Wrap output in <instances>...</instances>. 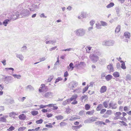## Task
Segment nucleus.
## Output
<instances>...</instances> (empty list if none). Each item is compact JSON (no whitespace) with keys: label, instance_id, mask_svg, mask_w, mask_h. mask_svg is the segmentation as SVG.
I'll return each mask as SVG.
<instances>
[{"label":"nucleus","instance_id":"obj_1","mask_svg":"<svg viewBox=\"0 0 131 131\" xmlns=\"http://www.w3.org/2000/svg\"><path fill=\"white\" fill-rule=\"evenodd\" d=\"M75 34L77 36L82 37L84 36L85 33V30L82 28H80L75 31Z\"/></svg>","mask_w":131,"mask_h":131},{"label":"nucleus","instance_id":"obj_2","mask_svg":"<svg viewBox=\"0 0 131 131\" xmlns=\"http://www.w3.org/2000/svg\"><path fill=\"white\" fill-rule=\"evenodd\" d=\"M115 43V42L114 40H105L102 42V45L104 46H113Z\"/></svg>","mask_w":131,"mask_h":131},{"label":"nucleus","instance_id":"obj_3","mask_svg":"<svg viewBox=\"0 0 131 131\" xmlns=\"http://www.w3.org/2000/svg\"><path fill=\"white\" fill-rule=\"evenodd\" d=\"M90 59L93 63L97 62L99 59V57L95 54H91L89 55Z\"/></svg>","mask_w":131,"mask_h":131},{"label":"nucleus","instance_id":"obj_4","mask_svg":"<svg viewBox=\"0 0 131 131\" xmlns=\"http://www.w3.org/2000/svg\"><path fill=\"white\" fill-rule=\"evenodd\" d=\"M22 17L21 15H20L19 13L18 12H16L15 13L11 15V19L12 20H14L17 18H21Z\"/></svg>","mask_w":131,"mask_h":131},{"label":"nucleus","instance_id":"obj_5","mask_svg":"<svg viewBox=\"0 0 131 131\" xmlns=\"http://www.w3.org/2000/svg\"><path fill=\"white\" fill-rule=\"evenodd\" d=\"M12 77L10 76H7L3 78V81L6 84L12 82Z\"/></svg>","mask_w":131,"mask_h":131},{"label":"nucleus","instance_id":"obj_6","mask_svg":"<svg viewBox=\"0 0 131 131\" xmlns=\"http://www.w3.org/2000/svg\"><path fill=\"white\" fill-rule=\"evenodd\" d=\"M41 0H34L33 1V8L35 9L38 8L40 3L39 2Z\"/></svg>","mask_w":131,"mask_h":131},{"label":"nucleus","instance_id":"obj_7","mask_svg":"<svg viewBox=\"0 0 131 131\" xmlns=\"http://www.w3.org/2000/svg\"><path fill=\"white\" fill-rule=\"evenodd\" d=\"M53 93L51 92H48L45 93L43 94V96L47 98H50L53 96Z\"/></svg>","mask_w":131,"mask_h":131},{"label":"nucleus","instance_id":"obj_8","mask_svg":"<svg viewBox=\"0 0 131 131\" xmlns=\"http://www.w3.org/2000/svg\"><path fill=\"white\" fill-rule=\"evenodd\" d=\"M122 114V113L120 112H117L114 114L115 116L114 118V119L116 120L119 119H121V118H123V117L120 116Z\"/></svg>","mask_w":131,"mask_h":131},{"label":"nucleus","instance_id":"obj_9","mask_svg":"<svg viewBox=\"0 0 131 131\" xmlns=\"http://www.w3.org/2000/svg\"><path fill=\"white\" fill-rule=\"evenodd\" d=\"M117 104H113V102L111 101L109 104V108H111L112 109H115L117 107Z\"/></svg>","mask_w":131,"mask_h":131},{"label":"nucleus","instance_id":"obj_10","mask_svg":"<svg viewBox=\"0 0 131 131\" xmlns=\"http://www.w3.org/2000/svg\"><path fill=\"white\" fill-rule=\"evenodd\" d=\"M78 85V83L74 81H72L69 84V87L72 90L75 88V86H76Z\"/></svg>","mask_w":131,"mask_h":131},{"label":"nucleus","instance_id":"obj_11","mask_svg":"<svg viewBox=\"0 0 131 131\" xmlns=\"http://www.w3.org/2000/svg\"><path fill=\"white\" fill-rule=\"evenodd\" d=\"M29 11L26 10H23L21 11V12L20 14V15H21V16L23 17L24 16H26L29 15Z\"/></svg>","mask_w":131,"mask_h":131},{"label":"nucleus","instance_id":"obj_12","mask_svg":"<svg viewBox=\"0 0 131 131\" xmlns=\"http://www.w3.org/2000/svg\"><path fill=\"white\" fill-rule=\"evenodd\" d=\"M26 7V5L25 3H23L20 4L18 7L17 9L18 10L20 11H22L25 10L24 9Z\"/></svg>","mask_w":131,"mask_h":131},{"label":"nucleus","instance_id":"obj_13","mask_svg":"<svg viewBox=\"0 0 131 131\" xmlns=\"http://www.w3.org/2000/svg\"><path fill=\"white\" fill-rule=\"evenodd\" d=\"M5 70L9 74L12 75L14 71V68H5Z\"/></svg>","mask_w":131,"mask_h":131},{"label":"nucleus","instance_id":"obj_14","mask_svg":"<svg viewBox=\"0 0 131 131\" xmlns=\"http://www.w3.org/2000/svg\"><path fill=\"white\" fill-rule=\"evenodd\" d=\"M107 68L108 70H109L110 73L114 71L113 67L112 64H110L107 66Z\"/></svg>","mask_w":131,"mask_h":131},{"label":"nucleus","instance_id":"obj_15","mask_svg":"<svg viewBox=\"0 0 131 131\" xmlns=\"http://www.w3.org/2000/svg\"><path fill=\"white\" fill-rule=\"evenodd\" d=\"M27 50V47L26 46V44H24L21 47L20 50V51L22 52H26Z\"/></svg>","mask_w":131,"mask_h":131},{"label":"nucleus","instance_id":"obj_16","mask_svg":"<svg viewBox=\"0 0 131 131\" xmlns=\"http://www.w3.org/2000/svg\"><path fill=\"white\" fill-rule=\"evenodd\" d=\"M18 114L17 112H12L9 113V116L10 117L15 118V115Z\"/></svg>","mask_w":131,"mask_h":131},{"label":"nucleus","instance_id":"obj_17","mask_svg":"<svg viewBox=\"0 0 131 131\" xmlns=\"http://www.w3.org/2000/svg\"><path fill=\"white\" fill-rule=\"evenodd\" d=\"M16 57L17 58L19 59L21 61H23V60L24 57L21 54H17L16 53Z\"/></svg>","mask_w":131,"mask_h":131},{"label":"nucleus","instance_id":"obj_18","mask_svg":"<svg viewBox=\"0 0 131 131\" xmlns=\"http://www.w3.org/2000/svg\"><path fill=\"white\" fill-rule=\"evenodd\" d=\"M106 87L105 86H103L101 87L100 89V92L101 93H103L106 92Z\"/></svg>","mask_w":131,"mask_h":131},{"label":"nucleus","instance_id":"obj_19","mask_svg":"<svg viewBox=\"0 0 131 131\" xmlns=\"http://www.w3.org/2000/svg\"><path fill=\"white\" fill-rule=\"evenodd\" d=\"M78 97V95L76 94H75L72 95L70 99V101L73 100L75 101L76 100Z\"/></svg>","mask_w":131,"mask_h":131},{"label":"nucleus","instance_id":"obj_20","mask_svg":"<svg viewBox=\"0 0 131 131\" xmlns=\"http://www.w3.org/2000/svg\"><path fill=\"white\" fill-rule=\"evenodd\" d=\"M18 117L20 119L22 120H24L26 119V117L24 114H22L19 115Z\"/></svg>","mask_w":131,"mask_h":131},{"label":"nucleus","instance_id":"obj_21","mask_svg":"<svg viewBox=\"0 0 131 131\" xmlns=\"http://www.w3.org/2000/svg\"><path fill=\"white\" fill-rule=\"evenodd\" d=\"M113 78V76L111 74H108L106 76L105 79L106 80L108 81L111 80Z\"/></svg>","mask_w":131,"mask_h":131},{"label":"nucleus","instance_id":"obj_22","mask_svg":"<svg viewBox=\"0 0 131 131\" xmlns=\"http://www.w3.org/2000/svg\"><path fill=\"white\" fill-rule=\"evenodd\" d=\"M95 124L96 125H98L99 126L102 124H103L104 125H105L106 124L105 123L101 121H99L96 122L95 123Z\"/></svg>","mask_w":131,"mask_h":131},{"label":"nucleus","instance_id":"obj_23","mask_svg":"<svg viewBox=\"0 0 131 131\" xmlns=\"http://www.w3.org/2000/svg\"><path fill=\"white\" fill-rule=\"evenodd\" d=\"M124 36L125 38L129 39L130 37V33L128 31H126L124 33Z\"/></svg>","mask_w":131,"mask_h":131},{"label":"nucleus","instance_id":"obj_24","mask_svg":"<svg viewBox=\"0 0 131 131\" xmlns=\"http://www.w3.org/2000/svg\"><path fill=\"white\" fill-rule=\"evenodd\" d=\"M82 126L81 125H80L78 126H72V128L73 130H77L78 129H79Z\"/></svg>","mask_w":131,"mask_h":131},{"label":"nucleus","instance_id":"obj_25","mask_svg":"<svg viewBox=\"0 0 131 131\" xmlns=\"http://www.w3.org/2000/svg\"><path fill=\"white\" fill-rule=\"evenodd\" d=\"M10 20L9 19H6L3 21V24L5 26H6L8 22H10Z\"/></svg>","mask_w":131,"mask_h":131},{"label":"nucleus","instance_id":"obj_26","mask_svg":"<svg viewBox=\"0 0 131 131\" xmlns=\"http://www.w3.org/2000/svg\"><path fill=\"white\" fill-rule=\"evenodd\" d=\"M56 40H50L49 41H48L46 42V44L48 43L51 44H53L54 43H56Z\"/></svg>","mask_w":131,"mask_h":131},{"label":"nucleus","instance_id":"obj_27","mask_svg":"<svg viewBox=\"0 0 131 131\" xmlns=\"http://www.w3.org/2000/svg\"><path fill=\"white\" fill-rule=\"evenodd\" d=\"M12 75L15 78H16L18 79H20L21 78V76L20 75L14 74H12Z\"/></svg>","mask_w":131,"mask_h":131},{"label":"nucleus","instance_id":"obj_28","mask_svg":"<svg viewBox=\"0 0 131 131\" xmlns=\"http://www.w3.org/2000/svg\"><path fill=\"white\" fill-rule=\"evenodd\" d=\"M103 108V106L102 104H100L98 105L97 107L96 108V110L97 111H100Z\"/></svg>","mask_w":131,"mask_h":131},{"label":"nucleus","instance_id":"obj_29","mask_svg":"<svg viewBox=\"0 0 131 131\" xmlns=\"http://www.w3.org/2000/svg\"><path fill=\"white\" fill-rule=\"evenodd\" d=\"M90 122V123L93 122L96 120V119H98V118L95 117H93L89 118Z\"/></svg>","mask_w":131,"mask_h":131},{"label":"nucleus","instance_id":"obj_30","mask_svg":"<svg viewBox=\"0 0 131 131\" xmlns=\"http://www.w3.org/2000/svg\"><path fill=\"white\" fill-rule=\"evenodd\" d=\"M126 80L127 81L131 80V75L130 74H127L126 77Z\"/></svg>","mask_w":131,"mask_h":131},{"label":"nucleus","instance_id":"obj_31","mask_svg":"<svg viewBox=\"0 0 131 131\" xmlns=\"http://www.w3.org/2000/svg\"><path fill=\"white\" fill-rule=\"evenodd\" d=\"M70 100L69 99H67L65 101L63 102L62 103V104L64 105H66L68 104H69L70 103Z\"/></svg>","mask_w":131,"mask_h":131},{"label":"nucleus","instance_id":"obj_32","mask_svg":"<svg viewBox=\"0 0 131 131\" xmlns=\"http://www.w3.org/2000/svg\"><path fill=\"white\" fill-rule=\"evenodd\" d=\"M81 89L80 88H78L75 90L73 91V92H75V93H79L81 92Z\"/></svg>","mask_w":131,"mask_h":131},{"label":"nucleus","instance_id":"obj_33","mask_svg":"<svg viewBox=\"0 0 131 131\" xmlns=\"http://www.w3.org/2000/svg\"><path fill=\"white\" fill-rule=\"evenodd\" d=\"M113 75L115 78H118L119 77V73L118 72H115L113 73Z\"/></svg>","mask_w":131,"mask_h":131},{"label":"nucleus","instance_id":"obj_34","mask_svg":"<svg viewBox=\"0 0 131 131\" xmlns=\"http://www.w3.org/2000/svg\"><path fill=\"white\" fill-rule=\"evenodd\" d=\"M55 117L57 120H61L63 118V116L61 115L56 116Z\"/></svg>","mask_w":131,"mask_h":131},{"label":"nucleus","instance_id":"obj_35","mask_svg":"<svg viewBox=\"0 0 131 131\" xmlns=\"http://www.w3.org/2000/svg\"><path fill=\"white\" fill-rule=\"evenodd\" d=\"M114 5V3H113V2H111L109 4L107 5L106 6V7L107 8H110L111 7H113V6Z\"/></svg>","mask_w":131,"mask_h":131},{"label":"nucleus","instance_id":"obj_36","mask_svg":"<svg viewBox=\"0 0 131 131\" xmlns=\"http://www.w3.org/2000/svg\"><path fill=\"white\" fill-rule=\"evenodd\" d=\"M121 26L119 25H118L116 28L115 32L116 33H118L120 31Z\"/></svg>","mask_w":131,"mask_h":131},{"label":"nucleus","instance_id":"obj_37","mask_svg":"<svg viewBox=\"0 0 131 131\" xmlns=\"http://www.w3.org/2000/svg\"><path fill=\"white\" fill-rule=\"evenodd\" d=\"M46 59V58L44 57H43L42 58H41L39 59V60H40V61L38 62H36L34 63V64H36L38 63H39L40 62L43 61H45Z\"/></svg>","mask_w":131,"mask_h":131},{"label":"nucleus","instance_id":"obj_38","mask_svg":"<svg viewBox=\"0 0 131 131\" xmlns=\"http://www.w3.org/2000/svg\"><path fill=\"white\" fill-rule=\"evenodd\" d=\"M91 48L92 47L89 46L86 47L85 48L86 52L88 53H89L90 52V51L91 50Z\"/></svg>","mask_w":131,"mask_h":131},{"label":"nucleus","instance_id":"obj_39","mask_svg":"<svg viewBox=\"0 0 131 131\" xmlns=\"http://www.w3.org/2000/svg\"><path fill=\"white\" fill-rule=\"evenodd\" d=\"M41 88L43 89V91H46L48 89V87L47 86H45V84L41 85Z\"/></svg>","mask_w":131,"mask_h":131},{"label":"nucleus","instance_id":"obj_40","mask_svg":"<svg viewBox=\"0 0 131 131\" xmlns=\"http://www.w3.org/2000/svg\"><path fill=\"white\" fill-rule=\"evenodd\" d=\"M32 86L30 85H28L26 88V90L27 91H30L32 89Z\"/></svg>","mask_w":131,"mask_h":131},{"label":"nucleus","instance_id":"obj_41","mask_svg":"<svg viewBox=\"0 0 131 131\" xmlns=\"http://www.w3.org/2000/svg\"><path fill=\"white\" fill-rule=\"evenodd\" d=\"M73 63H72V62H71L70 64L69 65V66L70 67V68H69V67H68V69H71V70H72L74 68V67L73 66Z\"/></svg>","mask_w":131,"mask_h":131},{"label":"nucleus","instance_id":"obj_42","mask_svg":"<svg viewBox=\"0 0 131 131\" xmlns=\"http://www.w3.org/2000/svg\"><path fill=\"white\" fill-rule=\"evenodd\" d=\"M103 105L105 107L107 108L108 106V102L107 101H104L103 103Z\"/></svg>","mask_w":131,"mask_h":131},{"label":"nucleus","instance_id":"obj_43","mask_svg":"<svg viewBox=\"0 0 131 131\" xmlns=\"http://www.w3.org/2000/svg\"><path fill=\"white\" fill-rule=\"evenodd\" d=\"M94 110H93L91 111L87 112L86 114L90 115H91L93 114L94 113Z\"/></svg>","mask_w":131,"mask_h":131},{"label":"nucleus","instance_id":"obj_44","mask_svg":"<svg viewBox=\"0 0 131 131\" xmlns=\"http://www.w3.org/2000/svg\"><path fill=\"white\" fill-rule=\"evenodd\" d=\"M89 88V86L88 85L84 88L83 89L82 93H84L86 91L88 90Z\"/></svg>","mask_w":131,"mask_h":131},{"label":"nucleus","instance_id":"obj_45","mask_svg":"<svg viewBox=\"0 0 131 131\" xmlns=\"http://www.w3.org/2000/svg\"><path fill=\"white\" fill-rule=\"evenodd\" d=\"M75 50V49L74 48H68L67 49H65L63 50L62 51H70L72 50V51H74Z\"/></svg>","mask_w":131,"mask_h":131},{"label":"nucleus","instance_id":"obj_46","mask_svg":"<svg viewBox=\"0 0 131 131\" xmlns=\"http://www.w3.org/2000/svg\"><path fill=\"white\" fill-rule=\"evenodd\" d=\"M105 113L108 115H111L112 113V111L111 110H107Z\"/></svg>","mask_w":131,"mask_h":131},{"label":"nucleus","instance_id":"obj_47","mask_svg":"<svg viewBox=\"0 0 131 131\" xmlns=\"http://www.w3.org/2000/svg\"><path fill=\"white\" fill-rule=\"evenodd\" d=\"M0 121H2L3 122H6V119L4 117H2L0 118Z\"/></svg>","mask_w":131,"mask_h":131},{"label":"nucleus","instance_id":"obj_48","mask_svg":"<svg viewBox=\"0 0 131 131\" xmlns=\"http://www.w3.org/2000/svg\"><path fill=\"white\" fill-rule=\"evenodd\" d=\"M43 120L42 119H40L39 120L36 121V123L37 124H40L42 123L43 122Z\"/></svg>","mask_w":131,"mask_h":131},{"label":"nucleus","instance_id":"obj_49","mask_svg":"<svg viewBox=\"0 0 131 131\" xmlns=\"http://www.w3.org/2000/svg\"><path fill=\"white\" fill-rule=\"evenodd\" d=\"M67 124V123L65 122H61L60 123V125L61 127L66 126Z\"/></svg>","mask_w":131,"mask_h":131},{"label":"nucleus","instance_id":"obj_50","mask_svg":"<svg viewBox=\"0 0 131 131\" xmlns=\"http://www.w3.org/2000/svg\"><path fill=\"white\" fill-rule=\"evenodd\" d=\"M62 79L61 77H58L55 80V83H56L57 82H59L60 81H61Z\"/></svg>","mask_w":131,"mask_h":131},{"label":"nucleus","instance_id":"obj_51","mask_svg":"<svg viewBox=\"0 0 131 131\" xmlns=\"http://www.w3.org/2000/svg\"><path fill=\"white\" fill-rule=\"evenodd\" d=\"M26 128V127H20L18 129V131H22L25 129Z\"/></svg>","mask_w":131,"mask_h":131},{"label":"nucleus","instance_id":"obj_52","mask_svg":"<svg viewBox=\"0 0 131 131\" xmlns=\"http://www.w3.org/2000/svg\"><path fill=\"white\" fill-rule=\"evenodd\" d=\"M6 101L7 102V103L8 104H11L13 102V101L11 100L10 99H7L6 100Z\"/></svg>","mask_w":131,"mask_h":131},{"label":"nucleus","instance_id":"obj_53","mask_svg":"<svg viewBox=\"0 0 131 131\" xmlns=\"http://www.w3.org/2000/svg\"><path fill=\"white\" fill-rule=\"evenodd\" d=\"M85 109L86 110H88L90 108V106L88 104H86L85 105Z\"/></svg>","mask_w":131,"mask_h":131},{"label":"nucleus","instance_id":"obj_54","mask_svg":"<svg viewBox=\"0 0 131 131\" xmlns=\"http://www.w3.org/2000/svg\"><path fill=\"white\" fill-rule=\"evenodd\" d=\"M101 23L102 25L103 26H106L107 25V23L103 21H101Z\"/></svg>","mask_w":131,"mask_h":131},{"label":"nucleus","instance_id":"obj_55","mask_svg":"<svg viewBox=\"0 0 131 131\" xmlns=\"http://www.w3.org/2000/svg\"><path fill=\"white\" fill-rule=\"evenodd\" d=\"M121 67L122 69H125L126 67L125 66V63H123L121 64Z\"/></svg>","mask_w":131,"mask_h":131},{"label":"nucleus","instance_id":"obj_56","mask_svg":"<svg viewBox=\"0 0 131 131\" xmlns=\"http://www.w3.org/2000/svg\"><path fill=\"white\" fill-rule=\"evenodd\" d=\"M14 129L15 128L14 127L11 126L8 129H7V130L8 131H12L14 130Z\"/></svg>","mask_w":131,"mask_h":131},{"label":"nucleus","instance_id":"obj_57","mask_svg":"<svg viewBox=\"0 0 131 131\" xmlns=\"http://www.w3.org/2000/svg\"><path fill=\"white\" fill-rule=\"evenodd\" d=\"M95 21L93 20H92L90 22V25L92 26H93V25L95 24Z\"/></svg>","mask_w":131,"mask_h":131},{"label":"nucleus","instance_id":"obj_58","mask_svg":"<svg viewBox=\"0 0 131 131\" xmlns=\"http://www.w3.org/2000/svg\"><path fill=\"white\" fill-rule=\"evenodd\" d=\"M100 112V113L101 114H103L106 111V110L105 109H101Z\"/></svg>","mask_w":131,"mask_h":131},{"label":"nucleus","instance_id":"obj_59","mask_svg":"<svg viewBox=\"0 0 131 131\" xmlns=\"http://www.w3.org/2000/svg\"><path fill=\"white\" fill-rule=\"evenodd\" d=\"M106 74L105 73H103L101 74V79H104L105 77Z\"/></svg>","mask_w":131,"mask_h":131},{"label":"nucleus","instance_id":"obj_60","mask_svg":"<svg viewBox=\"0 0 131 131\" xmlns=\"http://www.w3.org/2000/svg\"><path fill=\"white\" fill-rule=\"evenodd\" d=\"M116 11L117 15L119 16V12L120 11V9L118 8H117L116 9Z\"/></svg>","mask_w":131,"mask_h":131},{"label":"nucleus","instance_id":"obj_61","mask_svg":"<svg viewBox=\"0 0 131 131\" xmlns=\"http://www.w3.org/2000/svg\"><path fill=\"white\" fill-rule=\"evenodd\" d=\"M49 125L46 124V127H48L51 128L53 126L52 125V124L51 123H49Z\"/></svg>","mask_w":131,"mask_h":131},{"label":"nucleus","instance_id":"obj_62","mask_svg":"<svg viewBox=\"0 0 131 131\" xmlns=\"http://www.w3.org/2000/svg\"><path fill=\"white\" fill-rule=\"evenodd\" d=\"M87 97V95L84 94L81 97V99L82 100H83L84 99H86Z\"/></svg>","mask_w":131,"mask_h":131},{"label":"nucleus","instance_id":"obj_63","mask_svg":"<svg viewBox=\"0 0 131 131\" xmlns=\"http://www.w3.org/2000/svg\"><path fill=\"white\" fill-rule=\"evenodd\" d=\"M84 123H90L89 118L85 120L84 121Z\"/></svg>","mask_w":131,"mask_h":131},{"label":"nucleus","instance_id":"obj_64","mask_svg":"<svg viewBox=\"0 0 131 131\" xmlns=\"http://www.w3.org/2000/svg\"><path fill=\"white\" fill-rule=\"evenodd\" d=\"M124 110L125 112H126L128 111L129 110L128 109V108L127 106H125L124 107Z\"/></svg>","mask_w":131,"mask_h":131}]
</instances>
